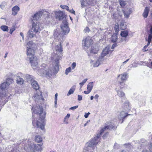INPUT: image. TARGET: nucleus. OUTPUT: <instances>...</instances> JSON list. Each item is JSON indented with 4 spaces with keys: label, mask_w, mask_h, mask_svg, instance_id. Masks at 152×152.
<instances>
[{
    "label": "nucleus",
    "mask_w": 152,
    "mask_h": 152,
    "mask_svg": "<svg viewBox=\"0 0 152 152\" xmlns=\"http://www.w3.org/2000/svg\"><path fill=\"white\" fill-rule=\"evenodd\" d=\"M57 96L58 94L57 93H56L55 95V105H56L57 104Z\"/></svg>",
    "instance_id": "45"
},
{
    "label": "nucleus",
    "mask_w": 152,
    "mask_h": 152,
    "mask_svg": "<svg viewBox=\"0 0 152 152\" xmlns=\"http://www.w3.org/2000/svg\"><path fill=\"white\" fill-rule=\"evenodd\" d=\"M56 48H62V46L61 45V42H59L58 44L56 45Z\"/></svg>",
    "instance_id": "49"
},
{
    "label": "nucleus",
    "mask_w": 152,
    "mask_h": 152,
    "mask_svg": "<svg viewBox=\"0 0 152 152\" xmlns=\"http://www.w3.org/2000/svg\"><path fill=\"white\" fill-rule=\"evenodd\" d=\"M75 88L76 86H72L68 91L67 95V96H69L71 94H72L75 91Z\"/></svg>",
    "instance_id": "31"
},
{
    "label": "nucleus",
    "mask_w": 152,
    "mask_h": 152,
    "mask_svg": "<svg viewBox=\"0 0 152 152\" xmlns=\"http://www.w3.org/2000/svg\"><path fill=\"white\" fill-rule=\"evenodd\" d=\"M27 45L29 47V48H30L31 46H34L35 44L33 43L32 41H31L27 43Z\"/></svg>",
    "instance_id": "40"
},
{
    "label": "nucleus",
    "mask_w": 152,
    "mask_h": 152,
    "mask_svg": "<svg viewBox=\"0 0 152 152\" xmlns=\"http://www.w3.org/2000/svg\"><path fill=\"white\" fill-rule=\"evenodd\" d=\"M6 5V2H3L0 5V7L2 10H3Z\"/></svg>",
    "instance_id": "41"
},
{
    "label": "nucleus",
    "mask_w": 152,
    "mask_h": 152,
    "mask_svg": "<svg viewBox=\"0 0 152 152\" xmlns=\"http://www.w3.org/2000/svg\"><path fill=\"white\" fill-rule=\"evenodd\" d=\"M131 12L132 10L131 9L129 8L126 10L124 12L125 17L128 18L129 17V15Z\"/></svg>",
    "instance_id": "20"
},
{
    "label": "nucleus",
    "mask_w": 152,
    "mask_h": 152,
    "mask_svg": "<svg viewBox=\"0 0 152 152\" xmlns=\"http://www.w3.org/2000/svg\"><path fill=\"white\" fill-rule=\"evenodd\" d=\"M10 84V83L7 82H4L1 84L0 88L2 89H7L9 86Z\"/></svg>",
    "instance_id": "23"
},
{
    "label": "nucleus",
    "mask_w": 152,
    "mask_h": 152,
    "mask_svg": "<svg viewBox=\"0 0 152 152\" xmlns=\"http://www.w3.org/2000/svg\"><path fill=\"white\" fill-rule=\"evenodd\" d=\"M54 36H57L58 38H59L60 35L58 34V33L56 32V29H55L54 31Z\"/></svg>",
    "instance_id": "44"
},
{
    "label": "nucleus",
    "mask_w": 152,
    "mask_h": 152,
    "mask_svg": "<svg viewBox=\"0 0 152 152\" xmlns=\"http://www.w3.org/2000/svg\"><path fill=\"white\" fill-rule=\"evenodd\" d=\"M92 44V40L89 36L87 37L85 40L83 41V45L87 48H89Z\"/></svg>",
    "instance_id": "9"
},
{
    "label": "nucleus",
    "mask_w": 152,
    "mask_h": 152,
    "mask_svg": "<svg viewBox=\"0 0 152 152\" xmlns=\"http://www.w3.org/2000/svg\"><path fill=\"white\" fill-rule=\"evenodd\" d=\"M88 56L96 54L99 51L98 48H87L86 50Z\"/></svg>",
    "instance_id": "11"
},
{
    "label": "nucleus",
    "mask_w": 152,
    "mask_h": 152,
    "mask_svg": "<svg viewBox=\"0 0 152 152\" xmlns=\"http://www.w3.org/2000/svg\"><path fill=\"white\" fill-rule=\"evenodd\" d=\"M60 7L63 9H65L67 11L69 10V7L67 6L61 5Z\"/></svg>",
    "instance_id": "42"
},
{
    "label": "nucleus",
    "mask_w": 152,
    "mask_h": 152,
    "mask_svg": "<svg viewBox=\"0 0 152 152\" xmlns=\"http://www.w3.org/2000/svg\"><path fill=\"white\" fill-rule=\"evenodd\" d=\"M70 115V114H67V115L65 116L64 119V122L66 124H67L68 123V121L69 118V117Z\"/></svg>",
    "instance_id": "38"
},
{
    "label": "nucleus",
    "mask_w": 152,
    "mask_h": 152,
    "mask_svg": "<svg viewBox=\"0 0 152 152\" xmlns=\"http://www.w3.org/2000/svg\"><path fill=\"white\" fill-rule=\"evenodd\" d=\"M32 110L35 113L39 114V120L41 121V122L37 121L36 122L35 121H33L32 123L33 126H35L36 125L37 127L40 128L42 130L44 128V121L46 113L43 112L42 107L40 106H38L35 108L33 107L32 108Z\"/></svg>",
    "instance_id": "3"
},
{
    "label": "nucleus",
    "mask_w": 152,
    "mask_h": 152,
    "mask_svg": "<svg viewBox=\"0 0 152 152\" xmlns=\"http://www.w3.org/2000/svg\"><path fill=\"white\" fill-rule=\"evenodd\" d=\"M128 74L126 72H125L123 74L119 75L118 76V78H120L122 80H124L126 79Z\"/></svg>",
    "instance_id": "26"
},
{
    "label": "nucleus",
    "mask_w": 152,
    "mask_h": 152,
    "mask_svg": "<svg viewBox=\"0 0 152 152\" xmlns=\"http://www.w3.org/2000/svg\"><path fill=\"white\" fill-rule=\"evenodd\" d=\"M34 98L36 101L39 100H43L44 99L42 96L41 94L39 93V94H36L34 96Z\"/></svg>",
    "instance_id": "18"
},
{
    "label": "nucleus",
    "mask_w": 152,
    "mask_h": 152,
    "mask_svg": "<svg viewBox=\"0 0 152 152\" xmlns=\"http://www.w3.org/2000/svg\"><path fill=\"white\" fill-rule=\"evenodd\" d=\"M79 84L80 85V87L81 88L82 86L84 85V83H83L82 82L81 83H80Z\"/></svg>",
    "instance_id": "61"
},
{
    "label": "nucleus",
    "mask_w": 152,
    "mask_h": 152,
    "mask_svg": "<svg viewBox=\"0 0 152 152\" xmlns=\"http://www.w3.org/2000/svg\"><path fill=\"white\" fill-rule=\"evenodd\" d=\"M119 2L121 6L122 7H124L126 4V0H119Z\"/></svg>",
    "instance_id": "37"
},
{
    "label": "nucleus",
    "mask_w": 152,
    "mask_h": 152,
    "mask_svg": "<svg viewBox=\"0 0 152 152\" xmlns=\"http://www.w3.org/2000/svg\"><path fill=\"white\" fill-rule=\"evenodd\" d=\"M20 35L22 37V39L23 40L24 39V35L23 33L20 32Z\"/></svg>",
    "instance_id": "56"
},
{
    "label": "nucleus",
    "mask_w": 152,
    "mask_h": 152,
    "mask_svg": "<svg viewBox=\"0 0 152 152\" xmlns=\"http://www.w3.org/2000/svg\"><path fill=\"white\" fill-rule=\"evenodd\" d=\"M42 13L41 12H39L34 14L31 17V19L33 21L34 20H37L41 16Z\"/></svg>",
    "instance_id": "16"
},
{
    "label": "nucleus",
    "mask_w": 152,
    "mask_h": 152,
    "mask_svg": "<svg viewBox=\"0 0 152 152\" xmlns=\"http://www.w3.org/2000/svg\"><path fill=\"white\" fill-rule=\"evenodd\" d=\"M143 143L144 145L143 152H152V142L149 143L145 141Z\"/></svg>",
    "instance_id": "8"
},
{
    "label": "nucleus",
    "mask_w": 152,
    "mask_h": 152,
    "mask_svg": "<svg viewBox=\"0 0 152 152\" xmlns=\"http://www.w3.org/2000/svg\"><path fill=\"white\" fill-rule=\"evenodd\" d=\"M114 48H104L100 56V58L101 60H106L107 56L105 57L107 54L111 53Z\"/></svg>",
    "instance_id": "5"
},
{
    "label": "nucleus",
    "mask_w": 152,
    "mask_h": 152,
    "mask_svg": "<svg viewBox=\"0 0 152 152\" xmlns=\"http://www.w3.org/2000/svg\"><path fill=\"white\" fill-rule=\"evenodd\" d=\"M35 48H28L27 50L26 54L27 58H29L31 56H34L35 53Z\"/></svg>",
    "instance_id": "13"
},
{
    "label": "nucleus",
    "mask_w": 152,
    "mask_h": 152,
    "mask_svg": "<svg viewBox=\"0 0 152 152\" xmlns=\"http://www.w3.org/2000/svg\"><path fill=\"white\" fill-rule=\"evenodd\" d=\"M40 24L37 21L35 23L33 21L31 30H32L35 33H37L40 30Z\"/></svg>",
    "instance_id": "10"
},
{
    "label": "nucleus",
    "mask_w": 152,
    "mask_h": 152,
    "mask_svg": "<svg viewBox=\"0 0 152 152\" xmlns=\"http://www.w3.org/2000/svg\"><path fill=\"white\" fill-rule=\"evenodd\" d=\"M126 24L124 20H122L120 22V28L122 30L125 29L126 28Z\"/></svg>",
    "instance_id": "19"
},
{
    "label": "nucleus",
    "mask_w": 152,
    "mask_h": 152,
    "mask_svg": "<svg viewBox=\"0 0 152 152\" xmlns=\"http://www.w3.org/2000/svg\"><path fill=\"white\" fill-rule=\"evenodd\" d=\"M31 66L34 69H36L38 66L37 59L36 57L31 56L28 58Z\"/></svg>",
    "instance_id": "6"
},
{
    "label": "nucleus",
    "mask_w": 152,
    "mask_h": 152,
    "mask_svg": "<svg viewBox=\"0 0 152 152\" xmlns=\"http://www.w3.org/2000/svg\"><path fill=\"white\" fill-rule=\"evenodd\" d=\"M147 66L150 68H152V61L151 63L150 62L148 63L147 64Z\"/></svg>",
    "instance_id": "46"
},
{
    "label": "nucleus",
    "mask_w": 152,
    "mask_h": 152,
    "mask_svg": "<svg viewBox=\"0 0 152 152\" xmlns=\"http://www.w3.org/2000/svg\"><path fill=\"white\" fill-rule=\"evenodd\" d=\"M82 96L81 95H78V100L79 101H80L82 100Z\"/></svg>",
    "instance_id": "51"
},
{
    "label": "nucleus",
    "mask_w": 152,
    "mask_h": 152,
    "mask_svg": "<svg viewBox=\"0 0 152 152\" xmlns=\"http://www.w3.org/2000/svg\"><path fill=\"white\" fill-rule=\"evenodd\" d=\"M128 31L127 30L121 31L120 34L121 36L125 38L128 36Z\"/></svg>",
    "instance_id": "28"
},
{
    "label": "nucleus",
    "mask_w": 152,
    "mask_h": 152,
    "mask_svg": "<svg viewBox=\"0 0 152 152\" xmlns=\"http://www.w3.org/2000/svg\"><path fill=\"white\" fill-rule=\"evenodd\" d=\"M24 82L23 79L20 77L19 76H17V77L16 82L18 84L20 85L22 84Z\"/></svg>",
    "instance_id": "29"
},
{
    "label": "nucleus",
    "mask_w": 152,
    "mask_h": 152,
    "mask_svg": "<svg viewBox=\"0 0 152 152\" xmlns=\"http://www.w3.org/2000/svg\"><path fill=\"white\" fill-rule=\"evenodd\" d=\"M71 67H69L68 68H66L65 70V74L66 75H68L69 73L71 72Z\"/></svg>",
    "instance_id": "43"
},
{
    "label": "nucleus",
    "mask_w": 152,
    "mask_h": 152,
    "mask_svg": "<svg viewBox=\"0 0 152 152\" xmlns=\"http://www.w3.org/2000/svg\"><path fill=\"white\" fill-rule=\"evenodd\" d=\"M116 46H117L116 44V43H114L113 45L111 48H115Z\"/></svg>",
    "instance_id": "60"
},
{
    "label": "nucleus",
    "mask_w": 152,
    "mask_h": 152,
    "mask_svg": "<svg viewBox=\"0 0 152 152\" xmlns=\"http://www.w3.org/2000/svg\"><path fill=\"white\" fill-rule=\"evenodd\" d=\"M24 149L25 150L28 152L29 151H41L42 147L39 144L35 145L31 142H28L25 144Z\"/></svg>",
    "instance_id": "4"
},
{
    "label": "nucleus",
    "mask_w": 152,
    "mask_h": 152,
    "mask_svg": "<svg viewBox=\"0 0 152 152\" xmlns=\"http://www.w3.org/2000/svg\"><path fill=\"white\" fill-rule=\"evenodd\" d=\"M104 60H101V58H100V56H99L96 60L95 61L91 60V62L93 64L94 67H98L102 63Z\"/></svg>",
    "instance_id": "14"
},
{
    "label": "nucleus",
    "mask_w": 152,
    "mask_h": 152,
    "mask_svg": "<svg viewBox=\"0 0 152 152\" xmlns=\"http://www.w3.org/2000/svg\"><path fill=\"white\" fill-rule=\"evenodd\" d=\"M0 28L4 31H8L9 30L8 27L6 25L1 26Z\"/></svg>",
    "instance_id": "35"
},
{
    "label": "nucleus",
    "mask_w": 152,
    "mask_h": 152,
    "mask_svg": "<svg viewBox=\"0 0 152 152\" xmlns=\"http://www.w3.org/2000/svg\"><path fill=\"white\" fill-rule=\"evenodd\" d=\"M107 135V132L103 136V138H104V137L106 136V135Z\"/></svg>",
    "instance_id": "63"
},
{
    "label": "nucleus",
    "mask_w": 152,
    "mask_h": 152,
    "mask_svg": "<svg viewBox=\"0 0 152 152\" xmlns=\"http://www.w3.org/2000/svg\"><path fill=\"white\" fill-rule=\"evenodd\" d=\"M116 90L117 93V95L121 99L122 102H123L124 100H125L126 97L124 92L120 90Z\"/></svg>",
    "instance_id": "15"
},
{
    "label": "nucleus",
    "mask_w": 152,
    "mask_h": 152,
    "mask_svg": "<svg viewBox=\"0 0 152 152\" xmlns=\"http://www.w3.org/2000/svg\"><path fill=\"white\" fill-rule=\"evenodd\" d=\"M76 63L75 62H74L72 63V68L73 69H74L76 66Z\"/></svg>",
    "instance_id": "47"
},
{
    "label": "nucleus",
    "mask_w": 152,
    "mask_h": 152,
    "mask_svg": "<svg viewBox=\"0 0 152 152\" xmlns=\"http://www.w3.org/2000/svg\"><path fill=\"white\" fill-rule=\"evenodd\" d=\"M93 82H90L87 85V89H88V91H89L91 92L93 89Z\"/></svg>",
    "instance_id": "32"
},
{
    "label": "nucleus",
    "mask_w": 152,
    "mask_h": 152,
    "mask_svg": "<svg viewBox=\"0 0 152 152\" xmlns=\"http://www.w3.org/2000/svg\"><path fill=\"white\" fill-rule=\"evenodd\" d=\"M99 97V95L98 94H96L94 96V98L96 99H98Z\"/></svg>",
    "instance_id": "58"
},
{
    "label": "nucleus",
    "mask_w": 152,
    "mask_h": 152,
    "mask_svg": "<svg viewBox=\"0 0 152 152\" xmlns=\"http://www.w3.org/2000/svg\"><path fill=\"white\" fill-rule=\"evenodd\" d=\"M70 12L73 13V14H74L75 15V11L73 9H72L71 10H68Z\"/></svg>",
    "instance_id": "54"
},
{
    "label": "nucleus",
    "mask_w": 152,
    "mask_h": 152,
    "mask_svg": "<svg viewBox=\"0 0 152 152\" xmlns=\"http://www.w3.org/2000/svg\"><path fill=\"white\" fill-rule=\"evenodd\" d=\"M150 11L149 7H146L145 9L144 13H143V17L146 18L148 16V13Z\"/></svg>",
    "instance_id": "25"
},
{
    "label": "nucleus",
    "mask_w": 152,
    "mask_h": 152,
    "mask_svg": "<svg viewBox=\"0 0 152 152\" xmlns=\"http://www.w3.org/2000/svg\"><path fill=\"white\" fill-rule=\"evenodd\" d=\"M61 28L64 34H68L69 33L70 29L68 26V22L66 21H63V23L61 26Z\"/></svg>",
    "instance_id": "7"
},
{
    "label": "nucleus",
    "mask_w": 152,
    "mask_h": 152,
    "mask_svg": "<svg viewBox=\"0 0 152 152\" xmlns=\"http://www.w3.org/2000/svg\"><path fill=\"white\" fill-rule=\"evenodd\" d=\"M90 0H80L81 7H83L86 6L87 4H90L91 3L90 2Z\"/></svg>",
    "instance_id": "24"
},
{
    "label": "nucleus",
    "mask_w": 152,
    "mask_h": 152,
    "mask_svg": "<svg viewBox=\"0 0 152 152\" xmlns=\"http://www.w3.org/2000/svg\"><path fill=\"white\" fill-rule=\"evenodd\" d=\"M62 48H56V53L54 57L53 56V54L51 56V60L55 59V60L53 63L52 66L49 67L45 64H43L41 66V69L38 70L39 74L43 76L46 75L49 77H51L54 73H57L59 69V60L62 56Z\"/></svg>",
    "instance_id": "1"
},
{
    "label": "nucleus",
    "mask_w": 152,
    "mask_h": 152,
    "mask_svg": "<svg viewBox=\"0 0 152 152\" xmlns=\"http://www.w3.org/2000/svg\"><path fill=\"white\" fill-rule=\"evenodd\" d=\"M130 115L127 114L124 111H122L120 113V116L118 117V118L121 120V119L123 120L127 116Z\"/></svg>",
    "instance_id": "22"
},
{
    "label": "nucleus",
    "mask_w": 152,
    "mask_h": 152,
    "mask_svg": "<svg viewBox=\"0 0 152 152\" xmlns=\"http://www.w3.org/2000/svg\"><path fill=\"white\" fill-rule=\"evenodd\" d=\"M19 10L20 8L18 6H15L12 8V15L14 16L16 15Z\"/></svg>",
    "instance_id": "17"
},
{
    "label": "nucleus",
    "mask_w": 152,
    "mask_h": 152,
    "mask_svg": "<svg viewBox=\"0 0 152 152\" xmlns=\"http://www.w3.org/2000/svg\"><path fill=\"white\" fill-rule=\"evenodd\" d=\"M26 78L27 80V81L29 82H30L31 83L32 81H33L34 80V77L29 75H26Z\"/></svg>",
    "instance_id": "27"
},
{
    "label": "nucleus",
    "mask_w": 152,
    "mask_h": 152,
    "mask_svg": "<svg viewBox=\"0 0 152 152\" xmlns=\"http://www.w3.org/2000/svg\"><path fill=\"white\" fill-rule=\"evenodd\" d=\"M84 31L85 32H89L90 31V30L88 27H86L84 30Z\"/></svg>",
    "instance_id": "53"
},
{
    "label": "nucleus",
    "mask_w": 152,
    "mask_h": 152,
    "mask_svg": "<svg viewBox=\"0 0 152 152\" xmlns=\"http://www.w3.org/2000/svg\"><path fill=\"white\" fill-rule=\"evenodd\" d=\"M125 106H127L129 107V103L128 102H126L125 104Z\"/></svg>",
    "instance_id": "62"
},
{
    "label": "nucleus",
    "mask_w": 152,
    "mask_h": 152,
    "mask_svg": "<svg viewBox=\"0 0 152 152\" xmlns=\"http://www.w3.org/2000/svg\"><path fill=\"white\" fill-rule=\"evenodd\" d=\"M125 145H126L127 146V147L128 148H130L131 146V144L129 143L126 144H125Z\"/></svg>",
    "instance_id": "55"
},
{
    "label": "nucleus",
    "mask_w": 152,
    "mask_h": 152,
    "mask_svg": "<svg viewBox=\"0 0 152 152\" xmlns=\"http://www.w3.org/2000/svg\"><path fill=\"white\" fill-rule=\"evenodd\" d=\"M91 92L89 91H84V93L85 94H89Z\"/></svg>",
    "instance_id": "57"
},
{
    "label": "nucleus",
    "mask_w": 152,
    "mask_h": 152,
    "mask_svg": "<svg viewBox=\"0 0 152 152\" xmlns=\"http://www.w3.org/2000/svg\"><path fill=\"white\" fill-rule=\"evenodd\" d=\"M15 28L14 27H13L10 30V33L11 34H12L13 32L15 30Z\"/></svg>",
    "instance_id": "48"
},
{
    "label": "nucleus",
    "mask_w": 152,
    "mask_h": 152,
    "mask_svg": "<svg viewBox=\"0 0 152 152\" xmlns=\"http://www.w3.org/2000/svg\"><path fill=\"white\" fill-rule=\"evenodd\" d=\"M31 84L33 88L35 90H38L39 88V86L37 82L35 80H33V81L31 83Z\"/></svg>",
    "instance_id": "21"
},
{
    "label": "nucleus",
    "mask_w": 152,
    "mask_h": 152,
    "mask_svg": "<svg viewBox=\"0 0 152 152\" xmlns=\"http://www.w3.org/2000/svg\"><path fill=\"white\" fill-rule=\"evenodd\" d=\"M152 41V34H149L148 39L147 40L148 42L147 45H149L151 41Z\"/></svg>",
    "instance_id": "39"
},
{
    "label": "nucleus",
    "mask_w": 152,
    "mask_h": 152,
    "mask_svg": "<svg viewBox=\"0 0 152 152\" xmlns=\"http://www.w3.org/2000/svg\"><path fill=\"white\" fill-rule=\"evenodd\" d=\"M78 105H76V106H74V107H71L70 108V110H74L75 109H76V108H77L78 107Z\"/></svg>",
    "instance_id": "50"
},
{
    "label": "nucleus",
    "mask_w": 152,
    "mask_h": 152,
    "mask_svg": "<svg viewBox=\"0 0 152 152\" xmlns=\"http://www.w3.org/2000/svg\"><path fill=\"white\" fill-rule=\"evenodd\" d=\"M56 19L61 20H63V21H64L63 19L65 18V14L63 12L59 11L56 12Z\"/></svg>",
    "instance_id": "12"
},
{
    "label": "nucleus",
    "mask_w": 152,
    "mask_h": 152,
    "mask_svg": "<svg viewBox=\"0 0 152 152\" xmlns=\"http://www.w3.org/2000/svg\"><path fill=\"white\" fill-rule=\"evenodd\" d=\"M109 129H110V126H105L102 129L99 134H98L97 136L95 137L86 144V145L87 146L84 149L83 152H94V149L99 141L100 137L103 133L104 132H106L107 130Z\"/></svg>",
    "instance_id": "2"
},
{
    "label": "nucleus",
    "mask_w": 152,
    "mask_h": 152,
    "mask_svg": "<svg viewBox=\"0 0 152 152\" xmlns=\"http://www.w3.org/2000/svg\"><path fill=\"white\" fill-rule=\"evenodd\" d=\"M87 80H88V79H87V78L85 79H84V80H83L82 81V82L83 83H84H84L86 82Z\"/></svg>",
    "instance_id": "59"
},
{
    "label": "nucleus",
    "mask_w": 152,
    "mask_h": 152,
    "mask_svg": "<svg viewBox=\"0 0 152 152\" xmlns=\"http://www.w3.org/2000/svg\"><path fill=\"white\" fill-rule=\"evenodd\" d=\"M117 34H114L111 37V40L112 42H115L117 39Z\"/></svg>",
    "instance_id": "30"
},
{
    "label": "nucleus",
    "mask_w": 152,
    "mask_h": 152,
    "mask_svg": "<svg viewBox=\"0 0 152 152\" xmlns=\"http://www.w3.org/2000/svg\"><path fill=\"white\" fill-rule=\"evenodd\" d=\"M150 32L151 35H152V26H151V27L150 28Z\"/></svg>",
    "instance_id": "64"
},
{
    "label": "nucleus",
    "mask_w": 152,
    "mask_h": 152,
    "mask_svg": "<svg viewBox=\"0 0 152 152\" xmlns=\"http://www.w3.org/2000/svg\"><path fill=\"white\" fill-rule=\"evenodd\" d=\"M35 141L38 143L41 142L42 141V138L39 135H37L35 137Z\"/></svg>",
    "instance_id": "34"
},
{
    "label": "nucleus",
    "mask_w": 152,
    "mask_h": 152,
    "mask_svg": "<svg viewBox=\"0 0 152 152\" xmlns=\"http://www.w3.org/2000/svg\"><path fill=\"white\" fill-rule=\"evenodd\" d=\"M119 25L118 23H117L115 24V26H114V30L115 31V34H118V33L119 30Z\"/></svg>",
    "instance_id": "36"
},
{
    "label": "nucleus",
    "mask_w": 152,
    "mask_h": 152,
    "mask_svg": "<svg viewBox=\"0 0 152 152\" xmlns=\"http://www.w3.org/2000/svg\"><path fill=\"white\" fill-rule=\"evenodd\" d=\"M90 113L89 112H88V113H85V115H84V117L86 118H87L88 117V116L90 114Z\"/></svg>",
    "instance_id": "52"
},
{
    "label": "nucleus",
    "mask_w": 152,
    "mask_h": 152,
    "mask_svg": "<svg viewBox=\"0 0 152 152\" xmlns=\"http://www.w3.org/2000/svg\"><path fill=\"white\" fill-rule=\"evenodd\" d=\"M32 31V30L29 31L27 34L28 36L30 38H32L35 35Z\"/></svg>",
    "instance_id": "33"
}]
</instances>
